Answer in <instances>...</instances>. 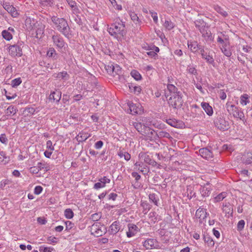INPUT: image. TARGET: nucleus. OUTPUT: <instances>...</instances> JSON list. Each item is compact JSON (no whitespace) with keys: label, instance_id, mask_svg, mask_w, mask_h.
<instances>
[{"label":"nucleus","instance_id":"obj_14","mask_svg":"<svg viewBox=\"0 0 252 252\" xmlns=\"http://www.w3.org/2000/svg\"><path fill=\"white\" fill-rule=\"evenodd\" d=\"M200 155L204 158L210 159L213 157V153L207 148H201L199 150Z\"/></svg>","mask_w":252,"mask_h":252},{"label":"nucleus","instance_id":"obj_61","mask_svg":"<svg viewBox=\"0 0 252 252\" xmlns=\"http://www.w3.org/2000/svg\"><path fill=\"white\" fill-rule=\"evenodd\" d=\"M0 141L2 144H6L8 142V139L6 136L5 134L2 133L0 135Z\"/></svg>","mask_w":252,"mask_h":252},{"label":"nucleus","instance_id":"obj_36","mask_svg":"<svg viewBox=\"0 0 252 252\" xmlns=\"http://www.w3.org/2000/svg\"><path fill=\"white\" fill-rule=\"evenodd\" d=\"M166 122L168 125L174 127H178L180 124V122L178 121L175 119H169L166 120Z\"/></svg>","mask_w":252,"mask_h":252},{"label":"nucleus","instance_id":"obj_32","mask_svg":"<svg viewBox=\"0 0 252 252\" xmlns=\"http://www.w3.org/2000/svg\"><path fill=\"white\" fill-rule=\"evenodd\" d=\"M68 4L72 8L73 13H77L79 12V9L77 6L76 2L73 0H66Z\"/></svg>","mask_w":252,"mask_h":252},{"label":"nucleus","instance_id":"obj_37","mask_svg":"<svg viewBox=\"0 0 252 252\" xmlns=\"http://www.w3.org/2000/svg\"><path fill=\"white\" fill-rule=\"evenodd\" d=\"M150 201L152 202L155 205L158 206V201L159 200L158 196L155 193H151L149 195Z\"/></svg>","mask_w":252,"mask_h":252},{"label":"nucleus","instance_id":"obj_19","mask_svg":"<svg viewBox=\"0 0 252 252\" xmlns=\"http://www.w3.org/2000/svg\"><path fill=\"white\" fill-rule=\"evenodd\" d=\"M155 135L156 136L155 139H156L157 138H167L170 140L173 139V138L170 136V134L165 131H156V133L155 134Z\"/></svg>","mask_w":252,"mask_h":252},{"label":"nucleus","instance_id":"obj_9","mask_svg":"<svg viewBox=\"0 0 252 252\" xmlns=\"http://www.w3.org/2000/svg\"><path fill=\"white\" fill-rule=\"evenodd\" d=\"M206 212V210L201 207L199 208L196 212L195 216L196 218L199 219V222L203 223L204 221H205V219L207 218V216L208 215Z\"/></svg>","mask_w":252,"mask_h":252},{"label":"nucleus","instance_id":"obj_10","mask_svg":"<svg viewBox=\"0 0 252 252\" xmlns=\"http://www.w3.org/2000/svg\"><path fill=\"white\" fill-rule=\"evenodd\" d=\"M3 8L13 17H17L19 15L16 8L10 5L9 2H3Z\"/></svg>","mask_w":252,"mask_h":252},{"label":"nucleus","instance_id":"obj_60","mask_svg":"<svg viewBox=\"0 0 252 252\" xmlns=\"http://www.w3.org/2000/svg\"><path fill=\"white\" fill-rule=\"evenodd\" d=\"M101 218V215L99 213H94L91 215V219L93 221H97Z\"/></svg>","mask_w":252,"mask_h":252},{"label":"nucleus","instance_id":"obj_42","mask_svg":"<svg viewBox=\"0 0 252 252\" xmlns=\"http://www.w3.org/2000/svg\"><path fill=\"white\" fill-rule=\"evenodd\" d=\"M226 192H222L220 193L217 196L214 197V200L215 202H220L226 196Z\"/></svg>","mask_w":252,"mask_h":252},{"label":"nucleus","instance_id":"obj_33","mask_svg":"<svg viewBox=\"0 0 252 252\" xmlns=\"http://www.w3.org/2000/svg\"><path fill=\"white\" fill-rule=\"evenodd\" d=\"M17 111L18 110L15 106L10 105L6 110L5 113L7 116H9L15 115Z\"/></svg>","mask_w":252,"mask_h":252},{"label":"nucleus","instance_id":"obj_54","mask_svg":"<svg viewBox=\"0 0 252 252\" xmlns=\"http://www.w3.org/2000/svg\"><path fill=\"white\" fill-rule=\"evenodd\" d=\"M245 222L243 220H239L237 225V229L238 231H242L245 226Z\"/></svg>","mask_w":252,"mask_h":252},{"label":"nucleus","instance_id":"obj_50","mask_svg":"<svg viewBox=\"0 0 252 252\" xmlns=\"http://www.w3.org/2000/svg\"><path fill=\"white\" fill-rule=\"evenodd\" d=\"M64 216L68 219H72L74 216V213L71 209H66L64 211Z\"/></svg>","mask_w":252,"mask_h":252},{"label":"nucleus","instance_id":"obj_48","mask_svg":"<svg viewBox=\"0 0 252 252\" xmlns=\"http://www.w3.org/2000/svg\"><path fill=\"white\" fill-rule=\"evenodd\" d=\"M130 74L137 81L140 80L142 78L141 74L136 70H132L130 72Z\"/></svg>","mask_w":252,"mask_h":252},{"label":"nucleus","instance_id":"obj_45","mask_svg":"<svg viewBox=\"0 0 252 252\" xmlns=\"http://www.w3.org/2000/svg\"><path fill=\"white\" fill-rule=\"evenodd\" d=\"M129 88L131 90V92L134 94H139L141 91V89L140 86H134L133 85L131 84L129 86Z\"/></svg>","mask_w":252,"mask_h":252},{"label":"nucleus","instance_id":"obj_11","mask_svg":"<svg viewBox=\"0 0 252 252\" xmlns=\"http://www.w3.org/2000/svg\"><path fill=\"white\" fill-rule=\"evenodd\" d=\"M156 133V131L147 126L145 127V129L143 130V131L141 134L147 136L148 139L151 140L152 139H155L156 136L155 134Z\"/></svg>","mask_w":252,"mask_h":252},{"label":"nucleus","instance_id":"obj_30","mask_svg":"<svg viewBox=\"0 0 252 252\" xmlns=\"http://www.w3.org/2000/svg\"><path fill=\"white\" fill-rule=\"evenodd\" d=\"M203 240L208 247H213L215 243L212 237L208 234H204Z\"/></svg>","mask_w":252,"mask_h":252},{"label":"nucleus","instance_id":"obj_40","mask_svg":"<svg viewBox=\"0 0 252 252\" xmlns=\"http://www.w3.org/2000/svg\"><path fill=\"white\" fill-rule=\"evenodd\" d=\"M129 15H130L131 19L133 21V22L135 24H138V25L140 24V23L141 22V21L139 20V18L137 16L136 14H135L134 12L130 11L129 13Z\"/></svg>","mask_w":252,"mask_h":252},{"label":"nucleus","instance_id":"obj_27","mask_svg":"<svg viewBox=\"0 0 252 252\" xmlns=\"http://www.w3.org/2000/svg\"><path fill=\"white\" fill-rule=\"evenodd\" d=\"M222 210L226 214L232 215L233 214V207L229 203L223 204Z\"/></svg>","mask_w":252,"mask_h":252},{"label":"nucleus","instance_id":"obj_26","mask_svg":"<svg viewBox=\"0 0 252 252\" xmlns=\"http://www.w3.org/2000/svg\"><path fill=\"white\" fill-rule=\"evenodd\" d=\"M187 191L185 193V196H187L189 199H191L195 196V193L193 192V188L191 186H187Z\"/></svg>","mask_w":252,"mask_h":252},{"label":"nucleus","instance_id":"obj_41","mask_svg":"<svg viewBox=\"0 0 252 252\" xmlns=\"http://www.w3.org/2000/svg\"><path fill=\"white\" fill-rule=\"evenodd\" d=\"M202 58L205 60L207 63H208L213 64L214 63V60L213 57L208 54L207 52H206L204 54H203Z\"/></svg>","mask_w":252,"mask_h":252},{"label":"nucleus","instance_id":"obj_57","mask_svg":"<svg viewBox=\"0 0 252 252\" xmlns=\"http://www.w3.org/2000/svg\"><path fill=\"white\" fill-rule=\"evenodd\" d=\"M113 67L114 64L112 63H109L107 65H105V69L107 73L112 75H113Z\"/></svg>","mask_w":252,"mask_h":252},{"label":"nucleus","instance_id":"obj_43","mask_svg":"<svg viewBox=\"0 0 252 252\" xmlns=\"http://www.w3.org/2000/svg\"><path fill=\"white\" fill-rule=\"evenodd\" d=\"M47 55L49 57H52L54 59H57V54L53 48H50L49 49L47 53Z\"/></svg>","mask_w":252,"mask_h":252},{"label":"nucleus","instance_id":"obj_16","mask_svg":"<svg viewBox=\"0 0 252 252\" xmlns=\"http://www.w3.org/2000/svg\"><path fill=\"white\" fill-rule=\"evenodd\" d=\"M90 136V134L82 131L78 134L75 138L79 143H80L86 141Z\"/></svg>","mask_w":252,"mask_h":252},{"label":"nucleus","instance_id":"obj_21","mask_svg":"<svg viewBox=\"0 0 252 252\" xmlns=\"http://www.w3.org/2000/svg\"><path fill=\"white\" fill-rule=\"evenodd\" d=\"M54 77L60 80H67L69 78V75L67 73L66 71L60 72L57 74L54 75Z\"/></svg>","mask_w":252,"mask_h":252},{"label":"nucleus","instance_id":"obj_56","mask_svg":"<svg viewBox=\"0 0 252 252\" xmlns=\"http://www.w3.org/2000/svg\"><path fill=\"white\" fill-rule=\"evenodd\" d=\"M22 83V80L21 78H17L13 79L11 81V86L12 87H16L19 86Z\"/></svg>","mask_w":252,"mask_h":252},{"label":"nucleus","instance_id":"obj_53","mask_svg":"<svg viewBox=\"0 0 252 252\" xmlns=\"http://www.w3.org/2000/svg\"><path fill=\"white\" fill-rule=\"evenodd\" d=\"M187 70L188 71V72L191 74H193L194 75H197V70L194 66H193L191 65H188Z\"/></svg>","mask_w":252,"mask_h":252},{"label":"nucleus","instance_id":"obj_49","mask_svg":"<svg viewBox=\"0 0 252 252\" xmlns=\"http://www.w3.org/2000/svg\"><path fill=\"white\" fill-rule=\"evenodd\" d=\"M25 24L27 27L29 26V29H32L35 26V23L33 20H32L30 18H29L26 19L25 21Z\"/></svg>","mask_w":252,"mask_h":252},{"label":"nucleus","instance_id":"obj_34","mask_svg":"<svg viewBox=\"0 0 252 252\" xmlns=\"http://www.w3.org/2000/svg\"><path fill=\"white\" fill-rule=\"evenodd\" d=\"M128 105L132 114H138L139 113L140 109L135 104L130 102L128 103Z\"/></svg>","mask_w":252,"mask_h":252},{"label":"nucleus","instance_id":"obj_7","mask_svg":"<svg viewBox=\"0 0 252 252\" xmlns=\"http://www.w3.org/2000/svg\"><path fill=\"white\" fill-rule=\"evenodd\" d=\"M202 34V36L204 39L207 41H212L214 40V37L212 36V33L209 30V26L208 25L206 28H203L199 31Z\"/></svg>","mask_w":252,"mask_h":252},{"label":"nucleus","instance_id":"obj_3","mask_svg":"<svg viewBox=\"0 0 252 252\" xmlns=\"http://www.w3.org/2000/svg\"><path fill=\"white\" fill-rule=\"evenodd\" d=\"M168 103L169 106L172 107L174 109L180 108L183 103L182 93L171 94V96L168 100Z\"/></svg>","mask_w":252,"mask_h":252},{"label":"nucleus","instance_id":"obj_17","mask_svg":"<svg viewBox=\"0 0 252 252\" xmlns=\"http://www.w3.org/2000/svg\"><path fill=\"white\" fill-rule=\"evenodd\" d=\"M208 186L209 184H206L205 186H201L200 192L201 196L203 197L209 196L211 193V189L210 187H208Z\"/></svg>","mask_w":252,"mask_h":252},{"label":"nucleus","instance_id":"obj_28","mask_svg":"<svg viewBox=\"0 0 252 252\" xmlns=\"http://www.w3.org/2000/svg\"><path fill=\"white\" fill-rule=\"evenodd\" d=\"M120 223L119 222L115 221L110 226L111 233L116 234L120 230Z\"/></svg>","mask_w":252,"mask_h":252},{"label":"nucleus","instance_id":"obj_64","mask_svg":"<svg viewBox=\"0 0 252 252\" xmlns=\"http://www.w3.org/2000/svg\"><path fill=\"white\" fill-rule=\"evenodd\" d=\"M11 182L7 179L3 180L0 182V188L3 189L6 185L9 184Z\"/></svg>","mask_w":252,"mask_h":252},{"label":"nucleus","instance_id":"obj_62","mask_svg":"<svg viewBox=\"0 0 252 252\" xmlns=\"http://www.w3.org/2000/svg\"><path fill=\"white\" fill-rule=\"evenodd\" d=\"M219 36H220L221 38H222L223 40L225 41V43H229V36L227 35H226L225 34H224L223 33L220 32V34L218 35Z\"/></svg>","mask_w":252,"mask_h":252},{"label":"nucleus","instance_id":"obj_58","mask_svg":"<svg viewBox=\"0 0 252 252\" xmlns=\"http://www.w3.org/2000/svg\"><path fill=\"white\" fill-rule=\"evenodd\" d=\"M113 7L118 10L122 9V6L121 4H118L116 0H110Z\"/></svg>","mask_w":252,"mask_h":252},{"label":"nucleus","instance_id":"obj_31","mask_svg":"<svg viewBox=\"0 0 252 252\" xmlns=\"http://www.w3.org/2000/svg\"><path fill=\"white\" fill-rule=\"evenodd\" d=\"M133 126L140 134H142L143 130L145 129V127L147 126L144 124L139 122L133 123Z\"/></svg>","mask_w":252,"mask_h":252},{"label":"nucleus","instance_id":"obj_12","mask_svg":"<svg viewBox=\"0 0 252 252\" xmlns=\"http://www.w3.org/2000/svg\"><path fill=\"white\" fill-rule=\"evenodd\" d=\"M134 166L135 169L140 171V172H142L144 175L147 174L149 172V167L141 162H136L135 163Z\"/></svg>","mask_w":252,"mask_h":252},{"label":"nucleus","instance_id":"obj_29","mask_svg":"<svg viewBox=\"0 0 252 252\" xmlns=\"http://www.w3.org/2000/svg\"><path fill=\"white\" fill-rule=\"evenodd\" d=\"M118 156L120 158H124V159L126 161L129 160L131 158L130 155L128 152L124 151V150H119V151L118 152Z\"/></svg>","mask_w":252,"mask_h":252},{"label":"nucleus","instance_id":"obj_13","mask_svg":"<svg viewBox=\"0 0 252 252\" xmlns=\"http://www.w3.org/2000/svg\"><path fill=\"white\" fill-rule=\"evenodd\" d=\"M158 242L154 239H148L143 243V246L146 249H152L156 248Z\"/></svg>","mask_w":252,"mask_h":252},{"label":"nucleus","instance_id":"obj_15","mask_svg":"<svg viewBox=\"0 0 252 252\" xmlns=\"http://www.w3.org/2000/svg\"><path fill=\"white\" fill-rule=\"evenodd\" d=\"M128 231L126 232V236L127 237H131L133 236L138 231V227L132 223L128 224Z\"/></svg>","mask_w":252,"mask_h":252},{"label":"nucleus","instance_id":"obj_63","mask_svg":"<svg viewBox=\"0 0 252 252\" xmlns=\"http://www.w3.org/2000/svg\"><path fill=\"white\" fill-rule=\"evenodd\" d=\"M43 188L41 186H36L34 189V193L35 194L38 195L42 192Z\"/></svg>","mask_w":252,"mask_h":252},{"label":"nucleus","instance_id":"obj_51","mask_svg":"<svg viewBox=\"0 0 252 252\" xmlns=\"http://www.w3.org/2000/svg\"><path fill=\"white\" fill-rule=\"evenodd\" d=\"M9 160V158L6 156V154L4 152H0V162H3L4 164L6 163Z\"/></svg>","mask_w":252,"mask_h":252},{"label":"nucleus","instance_id":"obj_24","mask_svg":"<svg viewBox=\"0 0 252 252\" xmlns=\"http://www.w3.org/2000/svg\"><path fill=\"white\" fill-rule=\"evenodd\" d=\"M243 163L246 164H250L252 163V155L251 152L244 154L242 157Z\"/></svg>","mask_w":252,"mask_h":252},{"label":"nucleus","instance_id":"obj_5","mask_svg":"<svg viewBox=\"0 0 252 252\" xmlns=\"http://www.w3.org/2000/svg\"><path fill=\"white\" fill-rule=\"evenodd\" d=\"M23 43H18L17 44L10 45L9 49V54L12 57H21L23 55L22 47Z\"/></svg>","mask_w":252,"mask_h":252},{"label":"nucleus","instance_id":"obj_2","mask_svg":"<svg viewBox=\"0 0 252 252\" xmlns=\"http://www.w3.org/2000/svg\"><path fill=\"white\" fill-rule=\"evenodd\" d=\"M108 31L115 37H118L119 35L124 36L126 33L125 24L122 21L115 22L110 26Z\"/></svg>","mask_w":252,"mask_h":252},{"label":"nucleus","instance_id":"obj_39","mask_svg":"<svg viewBox=\"0 0 252 252\" xmlns=\"http://www.w3.org/2000/svg\"><path fill=\"white\" fill-rule=\"evenodd\" d=\"M1 35L2 37L7 41H9L12 39L13 36L10 34V32L7 31L6 30H3L1 32Z\"/></svg>","mask_w":252,"mask_h":252},{"label":"nucleus","instance_id":"obj_55","mask_svg":"<svg viewBox=\"0 0 252 252\" xmlns=\"http://www.w3.org/2000/svg\"><path fill=\"white\" fill-rule=\"evenodd\" d=\"M53 3V0H44L41 1L40 3L42 6H52Z\"/></svg>","mask_w":252,"mask_h":252},{"label":"nucleus","instance_id":"obj_18","mask_svg":"<svg viewBox=\"0 0 252 252\" xmlns=\"http://www.w3.org/2000/svg\"><path fill=\"white\" fill-rule=\"evenodd\" d=\"M61 98V92L60 91H53L51 93L49 99L57 102H59Z\"/></svg>","mask_w":252,"mask_h":252},{"label":"nucleus","instance_id":"obj_8","mask_svg":"<svg viewBox=\"0 0 252 252\" xmlns=\"http://www.w3.org/2000/svg\"><path fill=\"white\" fill-rule=\"evenodd\" d=\"M52 39L54 44L59 48L62 49L64 47L65 43L63 38L60 34L52 36Z\"/></svg>","mask_w":252,"mask_h":252},{"label":"nucleus","instance_id":"obj_52","mask_svg":"<svg viewBox=\"0 0 252 252\" xmlns=\"http://www.w3.org/2000/svg\"><path fill=\"white\" fill-rule=\"evenodd\" d=\"M164 27L168 30H171L174 27V24L171 21L166 20L164 23Z\"/></svg>","mask_w":252,"mask_h":252},{"label":"nucleus","instance_id":"obj_25","mask_svg":"<svg viewBox=\"0 0 252 252\" xmlns=\"http://www.w3.org/2000/svg\"><path fill=\"white\" fill-rule=\"evenodd\" d=\"M201 106L206 114L209 116H212L213 113L212 107L207 102H202Z\"/></svg>","mask_w":252,"mask_h":252},{"label":"nucleus","instance_id":"obj_6","mask_svg":"<svg viewBox=\"0 0 252 252\" xmlns=\"http://www.w3.org/2000/svg\"><path fill=\"white\" fill-rule=\"evenodd\" d=\"M216 126L221 130H226L229 128V125L228 121H226L223 117H219L215 121Z\"/></svg>","mask_w":252,"mask_h":252},{"label":"nucleus","instance_id":"obj_47","mask_svg":"<svg viewBox=\"0 0 252 252\" xmlns=\"http://www.w3.org/2000/svg\"><path fill=\"white\" fill-rule=\"evenodd\" d=\"M113 70V76H115L116 75H120L122 73V68L118 64L114 65Z\"/></svg>","mask_w":252,"mask_h":252},{"label":"nucleus","instance_id":"obj_1","mask_svg":"<svg viewBox=\"0 0 252 252\" xmlns=\"http://www.w3.org/2000/svg\"><path fill=\"white\" fill-rule=\"evenodd\" d=\"M51 20L58 31L64 36L66 37H69L71 35V31L68 23L65 19L53 16L51 18Z\"/></svg>","mask_w":252,"mask_h":252},{"label":"nucleus","instance_id":"obj_20","mask_svg":"<svg viewBox=\"0 0 252 252\" xmlns=\"http://www.w3.org/2000/svg\"><path fill=\"white\" fill-rule=\"evenodd\" d=\"M229 45V43H226L224 45H222L220 48L223 54L227 57H230L232 55L231 50Z\"/></svg>","mask_w":252,"mask_h":252},{"label":"nucleus","instance_id":"obj_22","mask_svg":"<svg viewBox=\"0 0 252 252\" xmlns=\"http://www.w3.org/2000/svg\"><path fill=\"white\" fill-rule=\"evenodd\" d=\"M194 24L195 27L200 31V30L206 28V27L208 26L206 22L204 21L202 19H197L194 21Z\"/></svg>","mask_w":252,"mask_h":252},{"label":"nucleus","instance_id":"obj_44","mask_svg":"<svg viewBox=\"0 0 252 252\" xmlns=\"http://www.w3.org/2000/svg\"><path fill=\"white\" fill-rule=\"evenodd\" d=\"M249 96L247 94H244L243 95H241L240 97L241 104L243 105H247V104L249 102Z\"/></svg>","mask_w":252,"mask_h":252},{"label":"nucleus","instance_id":"obj_59","mask_svg":"<svg viewBox=\"0 0 252 252\" xmlns=\"http://www.w3.org/2000/svg\"><path fill=\"white\" fill-rule=\"evenodd\" d=\"M54 249L51 247H45L43 246L39 247L40 252H51Z\"/></svg>","mask_w":252,"mask_h":252},{"label":"nucleus","instance_id":"obj_38","mask_svg":"<svg viewBox=\"0 0 252 252\" xmlns=\"http://www.w3.org/2000/svg\"><path fill=\"white\" fill-rule=\"evenodd\" d=\"M167 88L171 93V94H177L178 93H181L180 91H178V88L172 84H168Z\"/></svg>","mask_w":252,"mask_h":252},{"label":"nucleus","instance_id":"obj_4","mask_svg":"<svg viewBox=\"0 0 252 252\" xmlns=\"http://www.w3.org/2000/svg\"><path fill=\"white\" fill-rule=\"evenodd\" d=\"M226 107L228 112L230 114H232L234 117L244 120L245 118L244 114L242 111H240L238 107L228 102L226 103Z\"/></svg>","mask_w":252,"mask_h":252},{"label":"nucleus","instance_id":"obj_35","mask_svg":"<svg viewBox=\"0 0 252 252\" xmlns=\"http://www.w3.org/2000/svg\"><path fill=\"white\" fill-rule=\"evenodd\" d=\"M214 9L219 14L221 15L223 17H226L228 16V13L226 11H224V9L218 5H215Z\"/></svg>","mask_w":252,"mask_h":252},{"label":"nucleus","instance_id":"obj_46","mask_svg":"<svg viewBox=\"0 0 252 252\" xmlns=\"http://www.w3.org/2000/svg\"><path fill=\"white\" fill-rule=\"evenodd\" d=\"M144 160L146 163H148L150 165H152L153 166H155L157 164V162L154 160L152 159L148 155L145 156Z\"/></svg>","mask_w":252,"mask_h":252},{"label":"nucleus","instance_id":"obj_23","mask_svg":"<svg viewBox=\"0 0 252 252\" xmlns=\"http://www.w3.org/2000/svg\"><path fill=\"white\" fill-rule=\"evenodd\" d=\"M188 45L189 49L192 52L196 53L198 50L199 47L200 45H199L196 41H188Z\"/></svg>","mask_w":252,"mask_h":252}]
</instances>
